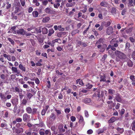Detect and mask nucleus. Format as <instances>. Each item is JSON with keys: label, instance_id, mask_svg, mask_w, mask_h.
<instances>
[{"label": "nucleus", "instance_id": "f257e3e1", "mask_svg": "<svg viewBox=\"0 0 135 135\" xmlns=\"http://www.w3.org/2000/svg\"><path fill=\"white\" fill-rule=\"evenodd\" d=\"M114 54L116 56L115 60L117 61H119L121 60L125 59L126 57V55L124 54L118 50L116 51Z\"/></svg>", "mask_w": 135, "mask_h": 135}, {"label": "nucleus", "instance_id": "f03ea898", "mask_svg": "<svg viewBox=\"0 0 135 135\" xmlns=\"http://www.w3.org/2000/svg\"><path fill=\"white\" fill-rule=\"evenodd\" d=\"M56 116L55 113H52L49 117L47 118V120L50 123H52L55 121L56 119Z\"/></svg>", "mask_w": 135, "mask_h": 135}, {"label": "nucleus", "instance_id": "7ed1b4c3", "mask_svg": "<svg viewBox=\"0 0 135 135\" xmlns=\"http://www.w3.org/2000/svg\"><path fill=\"white\" fill-rule=\"evenodd\" d=\"M77 45H78V46H81L83 47H86L88 45V44L86 42H85L84 41L82 42L81 41L78 40H77Z\"/></svg>", "mask_w": 135, "mask_h": 135}, {"label": "nucleus", "instance_id": "20e7f679", "mask_svg": "<svg viewBox=\"0 0 135 135\" xmlns=\"http://www.w3.org/2000/svg\"><path fill=\"white\" fill-rule=\"evenodd\" d=\"M30 118V115L28 114L25 113L23 114V120L24 122H27L29 121Z\"/></svg>", "mask_w": 135, "mask_h": 135}, {"label": "nucleus", "instance_id": "39448f33", "mask_svg": "<svg viewBox=\"0 0 135 135\" xmlns=\"http://www.w3.org/2000/svg\"><path fill=\"white\" fill-rule=\"evenodd\" d=\"M113 32V28L112 27L109 26L107 29L106 32L107 34L110 35L112 34Z\"/></svg>", "mask_w": 135, "mask_h": 135}, {"label": "nucleus", "instance_id": "423d86ee", "mask_svg": "<svg viewBox=\"0 0 135 135\" xmlns=\"http://www.w3.org/2000/svg\"><path fill=\"white\" fill-rule=\"evenodd\" d=\"M44 11L46 13L49 14H53L55 12L54 10L51 9L48 7L45 8Z\"/></svg>", "mask_w": 135, "mask_h": 135}, {"label": "nucleus", "instance_id": "0eeeda50", "mask_svg": "<svg viewBox=\"0 0 135 135\" xmlns=\"http://www.w3.org/2000/svg\"><path fill=\"white\" fill-rule=\"evenodd\" d=\"M26 33V31L23 29L21 28L17 30V33L19 35H24Z\"/></svg>", "mask_w": 135, "mask_h": 135}, {"label": "nucleus", "instance_id": "6e6552de", "mask_svg": "<svg viewBox=\"0 0 135 135\" xmlns=\"http://www.w3.org/2000/svg\"><path fill=\"white\" fill-rule=\"evenodd\" d=\"M12 89L13 90V91L15 93L17 92L19 93L20 92H22V89H21L20 88L17 86L12 88Z\"/></svg>", "mask_w": 135, "mask_h": 135}, {"label": "nucleus", "instance_id": "1a4fd4ad", "mask_svg": "<svg viewBox=\"0 0 135 135\" xmlns=\"http://www.w3.org/2000/svg\"><path fill=\"white\" fill-rule=\"evenodd\" d=\"M115 99L118 102L121 103L122 101V97L119 94H116Z\"/></svg>", "mask_w": 135, "mask_h": 135}, {"label": "nucleus", "instance_id": "9d476101", "mask_svg": "<svg viewBox=\"0 0 135 135\" xmlns=\"http://www.w3.org/2000/svg\"><path fill=\"white\" fill-rule=\"evenodd\" d=\"M11 102L13 105H17L18 103V99L15 98L11 100Z\"/></svg>", "mask_w": 135, "mask_h": 135}, {"label": "nucleus", "instance_id": "9b49d317", "mask_svg": "<svg viewBox=\"0 0 135 135\" xmlns=\"http://www.w3.org/2000/svg\"><path fill=\"white\" fill-rule=\"evenodd\" d=\"M28 99L24 98L21 101V105L25 106L26 105L28 102Z\"/></svg>", "mask_w": 135, "mask_h": 135}, {"label": "nucleus", "instance_id": "f8f14e48", "mask_svg": "<svg viewBox=\"0 0 135 135\" xmlns=\"http://www.w3.org/2000/svg\"><path fill=\"white\" fill-rule=\"evenodd\" d=\"M79 122L80 124H81L83 126L84 125L85 122L84 120L83 117L82 115H80Z\"/></svg>", "mask_w": 135, "mask_h": 135}, {"label": "nucleus", "instance_id": "ddd939ff", "mask_svg": "<svg viewBox=\"0 0 135 135\" xmlns=\"http://www.w3.org/2000/svg\"><path fill=\"white\" fill-rule=\"evenodd\" d=\"M17 68L12 66L11 68V70L12 72L15 73H17L18 74H20V71L18 70Z\"/></svg>", "mask_w": 135, "mask_h": 135}, {"label": "nucleus", "instance_id": "4468645a", "mask_svg": "<svg viewBox=\"0 0 135 135\" xmlns=\"http://www.w3.org/2000/svg\"><path fill=\"white\" fill-rule=\"evenodd\" d=\"M23 129L22 128H16L15 129V132L16 133L18 134L23 132Z\"/></svg>", "mask_w": 135, "mask_h": 135}, {"label": "nucleus", "instance_id": "2eb2a0df", "mask_svg": "<svg viewBox=\"0 0 135 135\" xmlns=\"http://www.w3.org/2000/svg\"><path fill=\"white\" fill-rule=\"evenodd\" d=\"M100 90L98 89L93 94V96L94 97H97L99 98L100 97Z\"/></svg>", "mask_w": 135, "mask_h": 135}, {"label": "nucleus", "instance_id": "dca6fc26", "mask_svg": "<svg viewBox=\"0 0 135 135\" xmlns=\"http://www.w3.org/2000/svg\"><path fill=\"white\" fill-rule=\"evenodd\" d=\"M110 21H107V22L104 21L102 23V26H104L105 27H107L110 26Z\"/></svg>", "mask_w": 135, "mask_h": 135}, {"label": "nucleus", "instance_id": "f3484780", "mask_svg": "<svg viewBox=\"0 0 135 135\" xmlns=\"http://www.w3.org/2000/svg\"><path fill=\"white\" fill-rule=\"evenodd\" d=\"M107 46V45L106 44H103L102 47L100 49V51L101 52H104Z\"/></svg>", "mask_w": 135, "mask_h": 135}, {"label": "nucleus", "instance_id": "a211bd4d", "mask_svg": "<svg viewBox=\"0 0 135 135\" xmlns=\"http://www.w3.org/2000/svg\"><path fill=\"white\" fill-rule=\"evenodd\" d=\"M0 97L3 101H5L7 100L6 97L4 94L2 93H0Z\"/></svg>", "mask_w": 135, "mask_h": 135}, {"label": "nucleus", "instance_id": "6ab92c4d", "mask_svg": "<svg viewBox=\"0 0 135 135\" xmlns=\"http://www.w3.org/2000/svg\"><path fill=\"white\" fill-rule=\"evenodd\" d=\"M105 75H100V81L105 82L106 81V79H105Z\"/></svg>", "mask_w": 135, "mask_h": 135}, {"label": "nucleus", "instance_id": "aec40b11", "mask_svg": "<svg viewBox=\"0 0 135 135\" xmlns=\"http://www.w3.org/2000/svg\"><path fill=\"white\" fill-rule=\"evenodd\" d=\"M26 112L28 114H31L32 113V109L30 107H28L26 108Z\"/></svg>", "mask_w": 135, "mask_h": 135}, {"label": "nucleus", "instance_id": "412c9836", "mask_svg": "<svg viewBox=\"0 0 135 135\" xmlns=\"http://www.w3.org/2000/svg\"><path fill=\"white\" fill-rule=\"evenodd\" d=\"M19 68L23 71L25 72L26 71V68L22 64H19Z\"/></svg>", "mask_w": 135, "mask_h": 135}, {"label": "nucleus", "instance_id": "4be33fe9", "mask_svg": "<svg viewBox=\"0 0 135 135\" xmlns=\"http://www.w3.org/2000/svg\"><path fill=\"white\" fill-rule=\"evenodd\" d=\"M116 119L115 117H113L111 118L109 120L108 122L109 123H113L116 121Z\"/></svg>", "mask_w": 135, "mask_h": 135}, {"label": "nucleus", "instance_id": "5701e85b", "mask_svg": "<svg viewBox=\"0 0 135 135\" xmlns=\"http://www.w3.org/2000/svg\"><path fill=\"white\" fill-rule=\"evenodd\" d=\"M83 102L86 104L90 103L91 102V100L90 98H86L84 99Z\"/></svg>", "mask_w": 135, "mask_h": 135}, {"label": "nucleus", "instance_id": "b1692460", "mask_svg": "<svg viewBox=\"0 0 135 135\" xmlns=\"http://www.w3.org/2000/svg\"><path fill=\"white\" fill-rule=\"evenodd\" d=\"M54 32V31L52 28H51L49 30V33L48 34V36H51L52 34H53Z\"/></svg>", "mask_w": 135, "mask_h": 135}, {"label": "nucleus", "instance_id": "393cba45", "mask_svg": "<svg viewBox=\"0 0 135 135\" xmlns=\"http://www.w3.org/2000/svg\"><path fill=\"white\" fill-rule=\"evenodd\" d=\"M32 14L33 16L36 18L38 17V13L37 11H34L32 12Z\"/></svg>", "mask_w": 135, "mask_h": 135}, {"label": "nucleus", "instance_id": "a878e982", "mask_svg": "<svg viewBox=\"0 0 135 135\" xmlns=\"http://www.w3.org/2000/svg\"><path fill=\"white\" fill-rule=\"evenodd\" d=\"M116 129L118 132L120 134L122 133L124 131V129L123 128L118 127Z\"/></svg>", "mask_w": 135, "mask_h": 135}, {"label": "nucleus", "instance_id": "bb28decb", "mask_svg": "<svg viewBox=\"0 0 135 135\" xmlns=\"http://www.w3.org/2000/svg\"><path fill=\"white\" fill-rule=\"evenodd\" d=\"M42 31L44 34H46L48 33V29L44 27L42 28Z\"/></svg>", "mask_w": 135, "mask_h": 135}, {"label": "nucleus", "instance_id": "cd10ccee", "mask_svg": "<svg viewBox=\"0 0 135 135\" xmlns=\"http://www.w3.org/2000/svg\"><path fill=\"white\" fill-rule=\"evenodd\" d=\"M116 9L115 7H113L112 8L111 10L110 11L111 13L114 14L116 13Z\"/></svg>", "mask_w": 135, "mask_h": 135}, {"label": "nucleus", "instance_id": "c85d7f7f", "mask_svg": "<svg viewBox=\"0 0 135 135\" xmlns=\"http://www.w3.org/2000/svg\"><path fill=\"white\" fill-rule=\"evenodd\" d=\"M100 5L102 6L106 7L107 6V4L105 1H102L100 4Z\"/></svg>", "mask_w": 135, "mask_h": 135}, {"label": "nucleus", "instance_id": "c756f323", "mask_svg": "<svg viewBox=\"0 0 135 135\" xmlns=\"http://www.w3.org/2000/svg\"><path fill=\"white\" fill-rule=\"evenodd\" d=\"M38 0H33L32 1V3L35 4V5L37 6H38L40 5V3L38 2Z\"/></svg>", "mask_w": 135, "mask_h": 135}, {"label": "nucleus", "instance_id": "7c9ffc66", "mask_svg": "<svg viewBox=\"0 0 135 135\" xmlns=\"http://www.w3.org/2000/svg\"><path fill=\"white\" fill-rule=\"evenodd\" d=\"M79 32V30L78 29H76L73 31L71 33L72 36L74 35L75 34L78 33Z\"/></svg>", "mask_w": 135, "mask_h": 135}, {"label": "nucleus", "instance_id": "2f4dec72", "mask_svg": "<svg viewBox=\"0 0 135 135\" xmlns=\"http://www.w3.org/2000/svg\"><path fill=\"white\" fill-rule=\"evenodd\" d=\"M132 129L133 131H135V120L133 121L131 124Z\"/></svg>", "mask_w": 135, "mask_h": 135}, {"label": "nucleus", "instance_id": "473e14b6", "mask_svg": "<svg viewBox=\"0 0 135 135\" xmlns=\"http://www.w3.org/2000/svg\"><path fill=\"white\" fill-rule=\"evenodd\" d=\"M127 65L129 67H132L133 65V64L132 61L130 60L128 61L127 62Z\"/></svg>", "mask_w": 135, "mask_h": 135}, {"label": "nucleus", "instance_id": "72a5a7b5", "mask_svg": "<svg viewBox=\"0 0 135 135\" xmlns=\"http://www.w3.org/2000/svg\"><path fill=\"white\" fill-rule=\"evenodd\" d=\"M50 19V18L49 17H46L43 18L42 21L43 22H46L49 21Z\"/></svg>", "mask_w": 135, "mask_h": 135}, {"label": "nucleus", "instance_id": "f704fd0d", "mask_svg": "<svg viewBox=\"0 0 135 135\" xmlns=\"http://www.w3.org/2000/svg\"><path fill=\"white\" fill-rule=\"evenodd\" d=\"M8 40L11 43V44L13 45H14L15 44V42L14 41L10 38H7Z\"/></svg>", "mask_w": 135, "mask_h": 135}, {"label": "nucleus", "instance_id": "c9c22d12", "mask_svg": "<svg viewBox=\"0 0 135 135\" xmlns=\"http://www.w3.org/2000/svg\"><path fill=\"white\" fill-rule=\"evenodd\" d=\"M37 108H33L32 109V113H31V114L33 115H34L36 114L37 113Z\"/></svg>", "mask_w": 135, "mask_h": 135}, {"label": "nucleus", "instance_id": "e433bc0d", "mask_svg": "<svg viewBox=\"0 0 135 135\" xmlns=\"http://www.w3.org/2000/svg\"><path fill=\"white\" fill-rule=\"evenodd\" d=\"M58 29L59 31L62 32L64 31L65 29L64 28L62 27L60 25L58 26Z\"/></svg>", "mask_w": 135, "mask_h": 135}, {"label": "nucleus", "instance_id": "4c0bfd02", "mask_svg": "<svg viewBox=\"0 0 135 135\" xmlns=\"http://www.w3.org/2000/svg\"><path fill=\"white\" fill-rule=\"evenodd\" d=\"M86 86L88 89H90L93 86L92 85L88 83L86 85Z\"/></svg>", "mask_w": 135, "mask_h": 135}, {"label": "nucleus", "instance_id": "58836bf2", "mask_svg": "<svg viewBox=\"0 0 135 135\" xmlns=\"http://www.w3.org/2000/svg\"><path fill=\"white\" fill-rule=\"evenodd\" d=\"M48 3V1L47 0H45L42 1V4L44 6H46Z\"/></svg>", "mask_w": 135, "mask_h": 135}, {"label": "nucleus", "instance_id": "ea45409f", "mask_svg": "<svg viewBox=\"0 0 135 135\" xmlns=\"http://www.w3.org/2000/svg\"><path fill=\"white\" fill-rule=\"evenodd\" d=\"M20 11V8L18 7H16L15 8V10L14 13H17L19 11Z\"/></svg>", "mask_w": 135, "mask_h": 135}, {"label": "nucleus", "instance_id": "a19ab883", "mask_svg": "<svg viewBox=\"0 0 135 135\" xmlns=\"http://www.w3.org/2000/svg\"><path fill=\"white\" fill-rule=\"evenodd\" d=\"M45 133L46 135H51V134L50 131L47 129L45 131Z\"/></svg>", "mask_w": 135, "mask_h": 135}, {"label": "nucleus", "instance_id": "79ce46f5", "mask_svg": "<svg viewBox=\"0 0 135 135\" xmlns=\"http://www.w3.org/2000/svg\"><path fill=\"white\" fill-rule=\"evenodd\" d=\"M125 109L123 108H122L121 109V111L119 113V114H120V115L121 116H122V115L124 114L125 112Z\"/></svg>", "mask_w": 135, "mask_h": 135}, {"label": "nucleus", "instance_id": "37998d69", "mask_svg": "<svg viewBox=\"0 0 135 135\" xmlns=\"http://www.w3.org/2000/svg\"><path fill=\"white\" fill-rule=\"evenodd\" d=\"M108 93L111 94H113L115 92V91L111 89H109L108 90Z\"/></svg>", "mask_w": 135, "mask_h": 135}, {"label": "nucleus", "instance_id": "c03bdc74", "mask_svg": "<svg viewBox=\"0 0 135 135\" xmlns=\"http://www.w3.org/2000/svg\"><path fill=\"white\" fill-rule=\"evenodd\" d=\"M21 5L22 6H24L25 5V0H20Z\"/></svg>", "mask_w": 135, "mask_h": 135}, {"label": "nucleus", "instance_id": "a18cd8bd", "mask_svg": "<svg viewBox=\"0 0 135 135\" xmlns=\"http://www.w3.org/2000/svg\"><path fill=\"white\" fill-rule=\"evenodd\" d=\"M37 38L40 43H42L43 42V40L42 38L40 37H38Z\"/></svg>", "mask_w": 135, "mask_h": 135}, {"label": "nucleus", "instance_id": "49530a36", "mask_svg": "<svg viewBox=\"0 0 135 135\" xmlns=\"http://www.w3.org/2000/svg\"><path fill=\"white\" fill-rule=\"evenodd\" d=\"M60 4L59 3H57L56 4H54V7L55 8H57L60 6Z\"/></svg>", "mask_w": 135, "mask_h": 135}, {"label": "nucleus", "instance_id": "de8ad7c7", "mask_svg": "<svg viewBox=\"0 0 135 135\" xmlns=\"http://www.w3.org/2000/svg\"><path fill=\"white\" fill-rule=\"evenodd\" d=\"M27 94V98L29 99H30L33 96L32 94L30 93Z\"/></svg>", "mask_w": 135, "mask_h": 135}, {"label": "nucleus", "instance_id": "09e8293b", "mask_svg": "<svg viewBox=\"0 0 135 135\" xmlns=\"http://www.w3.org/2000/svg\"><path fill=\"white\" fill-rule=\"evenodd\" d=\"M70 111V109L69 108H66L65 109V112L66 114L69 113Z\"/></svg>", "mask_w": 135, "mask_h": 135}, {"label": "nucleus", "instance_id": "8fccbe9b", "mask_svg": "<svg viewBox=\"0 0 135 135\" xmlns=\"http://www.w3.org/2000/svg\"><path fill=\"white\" fill-rule=\"evenodd\" d=\"M132 28H133L132 27H131L128 29H127L126 30L127 33H129L131 32L132 30Z\"/></svg>", "mask_w": 135, "mask_h": 135}, {"label": "nucleus", "instance_id": "3c124183", "mask_svg": "<svg viewBox=\"0 0 135 135\" xmlns=\"http://www.w3.org/2000/svg\"><path fill=\"white\" fill-rule=\"evenodd\" d=\"M27 83H28L29 84H31L32 85H31V87H33L34 86L35 84L33 82L28 81Z\"/></svg>", "mask_w": 135, "mask_h": 135}, {"label": "nucleus", "instance_id": "603ef678", "mask_svg": "<svg viewBox=\"0 0 135 135\" xmlns=\"http://www.w3.org/2000/svg\"><path fill=\"white\" fill-rule=\"evenodd\" d=\"M1 78L2 79L3 81L5 79L6 77L4 74H2L0 75Z\"/></svg>", "mask_w": 135, "mask_h": 135}, {"label": "nucleus", "instance_id": "864d4df0", "mask_svg": "<svg viewBox=\"0 0 135 135\" xmlns=\"http://www.w3.org/2000/svg\"><path fill=\"white\" fill-rule=\"evenodd\" d=\"M16 120V121L18 122H21L22 121V118L20 117L17 118Z\"/></svg>", "mask_w": 135, "mask_h": 135}, {"label": "nucleus", "instance_id": "5fc2aeb1", "mask_svg": "<svg viewBox=\"0 0 135 135\" xmlns=\"http://www.w3.org/2000/svg\"><path fill=\"white\" fill-rule=\"evenodd\" d=\"M46 111L45 110V109H43L42 110L41 114L42 115H45Z\"/></svg>", "mask_w": 135, "mask_h": 135}, {"label": "nucleus", "instance_id": "6e6d98bb", "mask_svg": "<svg viewBox=\"0 0 135 135\" xmlns=\"http://www.w3.org/2000/svg\"><path fill=\"white\" fill-rule=\"evenodd\" d=\"M47 87L48 88H50L51 87V84L50 82V81L48 80L47 81Z\"/></svg>", "mask_w": 135, "mask_h": 135}, {"label": "nucleus", "instance_id": "4d7b16f0", "mask_svg": "<svg viewBox=\"0 0 135 135\" xmlns=\"http://www.w3.org/2000/svg\"><path fill=\"white\" fill-rule=\"evenodd\" d=\"M35 52L36 55H40L41 54V51L40 50H37Z\"/></svg>", "mask_w": 135, "mask_h": 135}, {"label": "nucleus", "instance_id": "13d9d810", "mask_svg": "<svg viewBox=\"0 0 135 135\" xmlns=\"http://www.w3.org/2000/svg\"><path fill=\"white\" fill-rule=\"evenodd\" d=\"M70 119L73 122L75 121L76 119L75 117L74 116H71Z\"/></svg>", "mask_w": 135, "mask_h": 135}, {"label": "nucleus", "instance_id": "bf43d9fd", "mask_svg": "<svg viewBox=\"0 0 135 135\" xmlns=\"http://www.w3.org/2000/svg\"><path fill=\"white\" fill-rule=\"evenodd\" d=\"M120 105V104L118 103H117V105H116V106H115V108L116 109H119V108Z\"/></svg>", "mask_w": 135, "mask_h": 135}, {"label": "nucleus", "instance_id": "052dcab7", "mask_svg": "<svg viewBox=\"0 0 135 135\" xmlns=\"http://www.w3.org/2000/svg\"><path fill=\"white\" fill-rule=\"evenodd\" d=\"M1 127L2 128H6L7 127V125L6 124H4L3 123L1 124Z\"/></svg>", "mask_w": 135, "mask_h": 135}, {"label": "nucleus", "instance_id": "680f3d73", "mask_svg": "<svg viewBox=\"0 0 135 135\" xmlns=\"http://www.w3.org/2000/svg\"><path fill=\"white\" fill-rule=\"evenodd\" d=\"M130 78L133 81H135V78H134V76L132 75H131L130 76Z\"/></svg>", "mask_w": 135, "mask_h": 135}, {"label": "nucleus", "instance_id": "e2e57ef3", "mask_svg": "<svg viewBox=\"0 0 135 135\" xmlns=\"http://www.w3.org/2000/svg\"><path fill=\"white\" fill-rule=\"evenodd\" d=\"M35 82L37 84H39L40 83V81L38 78H36L35 80Z\"/></svg>", "mask_w": 135, "mask_h": 135}, {"label": "nucleus", "instance_id": "0e129e2a", "mask_svg": "<svg viewBox=\"0 0 135 135\" xmlns=\"http://www.w3.org/2000/svg\"><path fill=\"white\" fill-rule=\"evenodd\" d=\"M93 133V131L92 130L90 129L88 130L87 131V133L90 134H92Z\"/></svg>", "mask_w": 135, "mask_h": 135}, {"label": "nucleus", "instance_id": "69168bd1", "mask_svg": "<svg viewBox=\"0 0 135 135\" xmlns=\"http://www.w3.org/2000/svg\"><path fill=\"white\" fill-rule=\"evenodd\" d=\"M33 8L31 7H30L28 9V12L29 13H30L32 12L33 10Z\"/></svg>", "mask_w": 135, "mask_h": 135}, {"label": "nucleus", "instance_id": "338daca9", "mask_svg": "<svg viewBox=\"0 0 135 135\" xmlns=\"http://www.w3.org/2000/svg\"><path fill=\"white\" fill-rule=\"evenodd\" d=\"M55 110L57 113V115L60 114L61 113V111L60 110H57V109H55Z\"/></svg>", "mask_w": 135, "mask_h": 135}, {"label": "nucleus", "instance_id": "774afa93", "mask_svg": "<svg viewBox=\"0 0 135 135\" xmlns=\"http://www.w3.org/2000/svg\"><path fill=\"white\" fill-rule=\"evenodd\" d=\"M126 12V9H124L122 11L121 14L122 15H124Z\"/></svg>", "mask_w": 135, "mask_h": 135}]
</instances>
